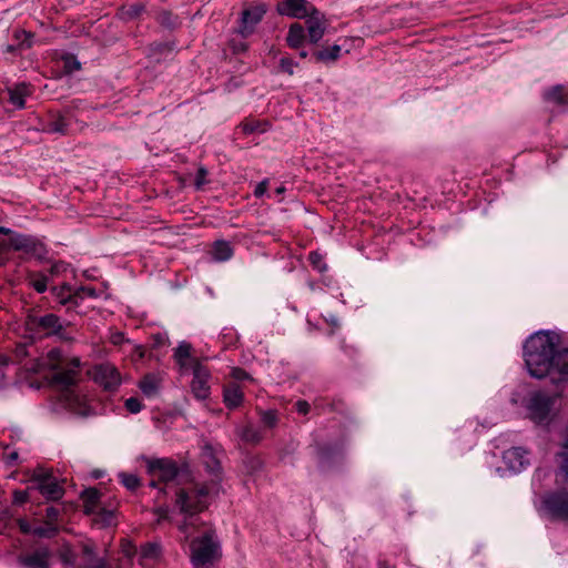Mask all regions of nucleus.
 <instances>
[{
	"mask_svg": "<svg viewBox=\"0 0 568 568\" xmlns=\"http://www.w3.org/2000/svg\"><path fill=\"white\" fill-rule=\"evenodd\" d=\"M561 336L552 331L535 333V378L549 376L552 383L568 379V348L557 349Z\"/></svg>",
	"mask_w": 568,
	"mask_h": 568,
	"instance_id": "obj_1",
	"label": "nucleus"
},
{
	"mask_svg": "<svg viewBox=\"0 0 568 568\" xmlns=\"http://www.w3.org/2000/svg\"><path fill=\"white\" fill-rule=\"evenodd\" d=\"M24 369L31 373H39L48 368L54 372L52 379L62 386L75 384L79 375V357H63L60 349L53 348L45 357L34 358L23 363Z\"/></svg>",
	"mask_w": 568,
	"mask_h": 568,
	"instance_id": "obj_2",
	"label": "nucleus"
},
{
	"mask_svg": "<svg viewBox=\"0 0 568 568\" xmlns=\"http://www.w3.org/2000/svg\"><path fill=\"white\" fill-rule=\"evenodd\" d=\"M211 490L210 486L202 485L191 491L180 489L176 493L175 505L180 508V511L185 515V519L179 528L185 534L186 538L191 535L189 529L197 525V519L194 518V515L203 511L207 507V497Z\"/></svg>",
	"mask_w": 568,
	"mask_h": 568,
	"instance_id": "obj_3",
	"label": "nucleus"
},
{
	"mask_svg": "<svg viewBox=\"0 0 568 568\" xmlns=\"http://www.w3.org/2000/svg\"><path fill=\"white\" fill-rule=\"evenodd\" d=\"M220 556V542L214 530H207L192 540L191 561L195 568H210Z\"/></svg>",
	"mask_w": 568,
	"mask_h": 568,
	"instance_id": "obj_4",
	"label": "nucleus"
},
{
	"mask_svg": "<svg viewBox=\"0 0 568 568\" xmlns=\"http://www.w3.org/2000/svg\"><path fill=\"white\" fill-rule=\"evenodd\" d=\"M42 248L41 243L31 236L17 234L9 229L0 226V265L3 264L2 254L10 250L22 251L29 254H38Z\"/></svg>",
	"mask_w": 568,
	"mask_h": 568,
	"instance_id": "obj_5",
	"label": "nucleus"
},
{
	"mask_svg": "<svg viewBox=\"0 0 568 568\" xmlns=\"http://www.w3.org/2000/svg\"><path fill=\"white\" fill-rule=\"evenodd\" d=\"M559 395L535 393V424H549L559 412Z\"/></svg>",
	"mask_w": 568,
	"mask_h": 568,
	"instance_id": "obj_6",
	"label": "nucleus"
},
{
	"mask_svg": "<svg viewBox=\"0 0 568 568\" xmlns=\"http://www.w3.org/2000/svg\"><path fill=\"white\" fill-rule=\"evenodd\" d=\"M27 326L29 331L39 335H58L61 338H65V336L62 334L63 325L60 318L52 313L45 314L43 316H29L27 320Z\"/></svg>",
	"mask_w": 568,
	"mask_h": 568,
	"instance_id": "obj_7",
	"label": "nucleus"
},
{
	"mask_svg": "<svg viewBox=\"0 0 568 568\" xmlns=\"http://www.w3.org/2000/svg\"><path fill=\"white\" fill-rule=\"evenodd\" d=\"M149 473L152 476L150 485L156 487L158 481L164 484L172 483L179 474V468L170 459H154L149 462Z\"/></svg>",
	"mask_w": 568,
	"mask_h": 568,
	"instance_id": "obj_8",
	"label": "nucleus"
},
{
	"mask_svg": "<svg viewBox=\"0 0 568 568\" xmlns=\"http://www.w3.org/2000/svg\"><path fill=\"white\" fill-rule=\"evenodd\" d=\"M193 373V379L191 383V390L193 395L197 399H206L210 395V379H211V373L202 365L200 359H194L191 363V368Z\"/></svg>",
	"mask_w": 568,
	"mask_h": 568,
	"instance_id": "obj_9",
	"label": "nucleus"
},
{
	"mask_svg": "<svg viewBox=\"0 0 568 568\" xmlns=\"http://www.w3.org/2000/svg\"><path fill=\"white\" fill-rule=\"evenodd\" d=\"M540 510L551 518L568 519V494L547 495L542 500Z\"/></svg>",
	"mask_w": 568,
	"mask_h": 568,
	"instance_id": "obj_10",
	"label": "nucleus"
},
{
	"mask_svg": "<svg viewBox=\"0 0 568 568\" xmlns=\"http://www.w3.org/2000/svg\"><path fill=\"white\" fill-rule=\"evenodd\" d=\"M267 8L264 3L251 4L246 7L241 17L239 32L242 37H247L254 32L256 24L263 19Z\"/></svg>",
	"mask_w": 568,
	"mask_h": 568,
	"instance_id": "obj_11",
	"label": "nucleus"
},
{
	"mask_svg": "<svg viewBox=\"0 0 568 568\" xmlns=\"http://www.w3.org/2000/svg\"><path fill=\"white\" fill-rule=\"evenodd\" d=\"M93 378L108 390H113L120 385V374L116 368L110 364L97 366L94 368Z\"/></svg>",
	"mask_w": 568,
	"mask_h": 568,
	"instance_id": "obj_12",
	"label": "nucleus"
},
{
	"mask_svg": "<svg viewBox=\"0 0 568 568\" xmlns=\"http://www.w3.org/2000/svg\"><path fill=\"white\" fill-rule=\"evenodd\" d=\"M327 27V21L323 13L317 9L312 8V12L306 17V28L308 40L312 43H317L324 36Z\"/></svg>",
	"mask_w": 568,
	"mask_h": 568,
	"instance_id": "obj_13",
	"label": "nucleus"
},
{
	"mask_svg": "<svg viewBox=\"0 0 568 568\" xmlns=\"http://www.w3.org/2000/svg\"><path fill=\"white\" fill-rule=\"evenodd\" d=\"M51 551L47 547H39L34 551L20 556L18 561L26 568H50Z\"/></svg>",
	"mask_w": 568,
	"mask_h": 568,
	"instance_id": "obj_14",
	"label": "nucleus"
},
{
	"mask_svg": "<svg viewBox=\"0 0 568 568\" xmlns=\"http://www.w3.org/2000/svg\"><path fill=\"white\" fill-rule=\"evenodd\" d=\"M503 460L509 470L518 473L529 465V453L520 447H513L504 452Z\"/></svg>",
	"mask_w": 568,
	"mask_h": 568,
	"instance_id": "obj_15",
	"label": "nucleus"
},
{
	"mask_svg": "<svg viewBox=\"0 0 568 568\" xmlns=\"http://www.w3.org/2000/svg\"><path fill=\"white\" fill-rule=\"evenodd\" d=\"M312 8L306 0H283L277 10L283 16L304 19L312 12Z\"/></svg>",
	"mask_w": 568,
	"mask_h": 568,
	"instance_id": "obj_16",
	"label": "nucleus"
},
{
	"mask_svg": "<svg viewBox=\"0 0 568 568\" xmlns=\"http://www.w3.org/2000/svg\"><path fill=\"white\" fill-rule=\"evenodd\" d=\"M244 395L236 383H230L224 386L223 400L229 408H236L243 402Z\"/></svg>",
	"mask_w": 568,
	"mask_h": 568,
	"instance_id": "obj_17",
	"label": "nucleus"
},
{
	"mask_svg": "<svg viewBox=\"0 0 568 568\" xmlns=\"http://www.w3.org/2000/svg\"><path fill=\"white\" fill-rule=\"evenodd\" d=\"M83 500L84 511L88 515H95L101 508L100 506V493L95 488L85 489L81 494Z\"/></svg>",
	"mask_w": 568,
	"mask_h": 568,
	"instance_id": "obj_18",
	"label": "nucleus"
},
{
	"mask_svg": "<svg viewBox=\"0 0 568 568\" xmlns=\"http://www.w3.org/2000/svg\"><path fill=\"white\" fill-rule=\"evenodd\" d=\"M39 491L47 499L50 500H58L60 499L63 494L64 489L58 478H52L50 481H45L44 484H41L38 488Z\"/></svg>",
	"mask_w": 568,
	"mask_h": 568,
	"instance_id": "obj_19",
	"label": "nucleus"
},
{
	"mask_svg": "<svg viewBox=\"0 0 568 568\" xmlns=\"http://www.w3.org/2000/svg\"><path fill=\"white\" fill-rule=\"evenodd\" d=\"M191 351L192 345L186 342L180 343L179 346L175 348L174 357L179 365L181 366V368L190 369L192 361L197 359L196 357H193L191 355Z\"/></svg>",
	"mask_w": 568,
	"mask_h": 568,
	"instance_id": "obj_20",
	"label": "nucleus"
},
{
	"mask_svg": "<svg viewBox=\"0 0 568 568\" xmlns=\"http://www.w3.org/2000/svg\"><path fill=\"white\" fill-rule=\"evenodd\" d=\"M8 93L10 102L17 108L22 109L26 105V97H28L31 92L27 83H19L13 88H9Z\"/></svg>",
	"mask_w": 568,
	"mask_h": 568,
	"instance_id": "obj_21",
	"label": "nucleus"
},
{
	"mask_svg": "<svg viewBox=\"0 0 568 568\" xmlns=\"http://www.w3.org/2000/svg\"><path fill=\"white\" fill-rule=\"evenodd\" d=\"M160 557V547L156 544H148L141 548L140 562L142 566H150Z\"/></svg>",
	"mask_w": 568,
	"mask_h": 568,
	"instance_id": "obj_22",
	"label": "nucleus"
},
{
	"mask_svg": "<svg viewBox=\"0 0 568 568\" xmlns=\"http://www.w3.org/2000/svg\"><path fill=\"white\" fill-rule=\"evenodd\" d=\"M304 39H305L304 28L298 23L292 24L290 27L288 34L286 38L287 44L291 48L296 49L303 43Z\"/></svg>",
	"mask_w": 568,
	"mask_h": 568,
	"instance_id": "obj_23",
	"label": "nucleus"
},
{
	"mask_svg": "<svg viewBox=\"0 0 568 568\" xmlns=\"http://www.w3.org/2000/svg\"><path fill=\"white\" fill-rule=\"evenodd\" d=\"M233 254V250L229 242L216 241L213 245L212 255L216 261H226Z\"/></svg>",
	"mask_w": 568,
	"mask_h": 568,
	"instance_id": "obj_24",
	"label": "nucleus"
},
{
	"mask_svg": "<svg viewBox=\"0 0 568 568\" xmlns=\"http://www.w3.org/2000/svg\"><path fill=\"white\" fill-rule=\"evenodd\" d=\"M140 388L142 393L149 397L156 394L159 386H160V379L155 375H146L144 378L140 382Z\"/></svg>",
	"mask_w": 568,
	"mask_h": 568,
	"instance_id": "obj_25",
	"label": "nucleus"
},
{
	"mask_svg": "<svg viewBox=\"0 0 568 568\" xmlns=\"http://www.w3.org/2000/svg\"><path fill=\"white\" fill-rule=\"evenodd\" d=\"M339 53H341V47L337 44H334L331 48L317 51L315 53V59L317 61H322V62L335 61L338 59Z\"/></svg>",
	"mask_w": 568,
	"mask_h": 568,
	"instance_id": "obj_26",
	"label": "nucleus"
},
{
	"mask_svg": "<svg viewBox=\"0 0 568 568\" xmlns=\"http://www.w3.org/2000/svg\"><path fill=\"white\" fill-rule=\"evenodd\" d=\"M546 98L548 101L557 103V104H567L568 103V93L562 87H555L546 93Z\"/></svg>",
	"mask_w": 568,
	"mask_h": 568,
	"instance_id": "obj_27",
	"label": "nucleus"
},
{
	"mask_svg": "<svg viewBox=\"0 0 568 568\" xmlns=\"http://www.w3.org/2000/svg\"><path fill=\"white\" fill-rule=\"evenodd\" d=\"M94 521L102 527L112 526L115 523L114 511L101 507L94 515Z\"/></svg>",
	"mask_w": 568,
	"mask_h": 568,
	"instance_id": "obj_28",
	"label": "nucleus"
},
{
	"mask_svg": "<svg viewBox=\"0 0 568 568\" xmlns=\"http://www.w3.org/2000/svg\"><path fill=\"white\" fill-rule=\"evenodd\" d=\"M240 437L247 443L256 444L262 439L260 432L251 425H246L239 432Z\"/></svg>",
	"mask_w": 568,
	"mask_h": 568,
	"instance_id": "obj_29",
	"label": "nucleus"
},
{
	"mask_svg": "<svg viewBox=\"0 0 568 568\" xmlns=\"http://www.w3.org/2000/svg\"><path fill=\"white\" fill-rule=\"evenodd\" d=\"M562 462L556 475L557 483L568 487V453H561Z\"/></svg>",
	"mask_w": 568,
	"mask_h": 568,
	"instance_id": "obj_30",
	"label": "nucleus"
},
{
	"mask_svg": "<svg viewBox=\"0 0 568 568\" xmlns=\"http://www.w3.org/2000/svg\"><path fill=\"white\" fill-rule=\"evenodd\" d=\"M52 478H54L52 471L44 468H37L32 475V481L37 483V488H39L41 484L50 481Z\"/></svg>",
	"mask_w": 568,
	"mask_h": 568,
	"instance_id": "obj_31",
	"label": "nucleus"
},
{
	"mask_svg": "<svg viewBox=\"0 0 568 568\" xmlns=\"http://www.w3.org/2000/svg\"><path fill=\"white\" fill-rule=\"evenodd\" d=\"M48 131L53 133L67 134L68 133V123L64 118L59 116L58 119L52 120L48 124Z\"/></svg>",
	"mask_w": 568,
	"mask_h": 568,
	"instance_id": "obj_32",
	"label": "nucleus"
},
{
	"mask_svg": "<svg viewBox=\"0 0 568 568\" xmlns=\"http://www.w3.org/2000/svg\"><path fill=\"white\" fill-rule=\"evenodd\" d=\"M119 477L121 483L130 490H134L140 486V479L134 474L121 473Z\"/></svg>",
	"mask_w": 568,
	"mask_h": 568,
	"instance_id": "obj_33",
	"label": "nucleus"
},
{
	"mask_svg": "<svg viewBox=\"0 0 568 568\" xmlns=\"http://www.w3.org/2000/svg\"><path fill=\"white\" fill-rule=\"evenodd\" d=\"M524 390H525V396L521 397L519 393H515L511 398V402L514 404H521L526 408L531 409L532 408V397L530 395L529 387H525Z\"/></svg>",
	"mask_w": 568,
	"mask_h": 568,
	"instance_id": "obj_34",
	"label": "nucleus"
},
{
	"mask_svg": "<svg viewBox=\"0 0 568 568\" xmlns=\"http://www.w3.org/2000/svg\"><path fill=\"white\" fill-rule=\"evenodd\" d=\"M58 532V527L55 525H47L44 527H37L32 530V534L39 537L50 538L53 537Z\"/></svg>",
	"mask_w": 568,
	"mask_h": 568,
	"instance_id": "obj_35",
	"label": "nucleus"
},
{
	"mask_svg": "<svg viewBox=\"0 0 568 568\" xmlns=\"http://www.w3.org/2000/svg\"><path fill=\"white\" fill-rule=\"evenodd\" d=\"M308 260L312 263V265L320 272L326 271V264L323 262V257L320 253L311 252Z\"/></svg>",
	"mask_w": 568,
	"mask_h": 568,
	"instance_id": "obj_36",
	"label": "nucleus"
},
{
	"mask_svg": "<svg viewBox=\"0 0 568 568\" xmlns=\"http://www.w3.org/2000/svg\"><path fill=\"white\" fill-rule=\"evenodd\" d=\"M207 171L205 168L201 166L197 169L194 185L196 190H201L204 184L207 183L206 180Z\"/></svg>",
	"mask_w": 568,
	"mask_h": 568,
	"instance_id": "obj_37",
	"label": "nucleus"
},
{
	"mask_svg": "<svg viewBox=\"0 0 568 568\" xmlns=\"http://www.w3.org/2000/svg\"><path fill=\"white\" fill-rule=\"evenodd\" d=\"M11 520L12 514L8 509L0 511V532H4L8 529Z\"/></svg>",
	"mask_w": 568,
	"mask_h": 568,
	"instance_id": "obj_38",
	"label": "nucleus"
},
{
	"mask_svg": "<svg viewBox=\"0 0 568 568\" xmlns=\"http://www.w3.org/2000/svg\"><path fill=\"white\" fill-rule=\"evenodd\" d=\"M121 554L122 557L132 561V558L135 554V548L130 541H123L121 545Z\"/></svg>",
	"mask_w": 568,
	"mask_h": 568,
	"instance_id": "obj_39",
	"label": "nucleus"
},
{
	"mask_svg": "<svg viewBox=\"0 0 568 568\" xmlns=\"http://www.w3.org/2000/svg\"><path fill=\"white\" fill-rule=\"evenodd\" d=\"M125 407L126 409L132 413V414H136L139 412H141L142 409V404L141 402L135 398V397H130L125 400Z\"/></svg>",
	"mask_w": 568,
	"mask_h": 568,
	"instance_id": "obj_40",
	"label": "nucleus"
},
{
	"mask_svg": "<svg viewBox=\"0 0 568 568\" xmlns=\"http://www.w3.org/2000/svg\"><path fill=\"white\" fill-rule=\"evenodd\" d=\"M295 62L290 58H282L280 61V69L282 72H286L292 75L294 73Z\"/></svg>",
	"mask_w": 568,
	"mask_h": 568,
	"instance_id": "obj_41",
	"label": "nucleus"
},
{
	"mask_svg": "<svg viewBox=\"0 0 568 568\" xmlns=\"http://www.w3.org/2000/svg\"><path fill=\"white\" fill-rule=\"evenodd\" d=\"M60 515V510L55 507H49L45 510V524L47 525H55Z\"/></svg>",
	"mask_w": 568,
	"mask_h": 568,
	"instance_id": "obj_42",
	"label": "nucleus"
},
{
	"mask_svg": "<svg viewBox=\"0 0 568 568\" xmlns=\"http://www.w3.org/2000/svg\"><path fill=\"white\" fill-rule=\"evenodd\" d=\"M31 285L38 293H43L47 290V277L38 276L31 280Z\"/></svg>",
	"mask_w": 568,
	"mask_h": 568,
	"instance_id": "obj_43",
	"label": "nucleus"
},
{
	"mask_svg": "<svg viewBox=\"0 0 568 568\" xmlns=\"http://www.w3.org/2000/svg\"><path fill=\"white\" fill-rule=\"evenodd\" d=\"M263 423L268 427H274L277 423V416L273 410H267L262 414Z\"/></svg>",
	"mask_w": 568,
	"mask_h": 568,
	"instance_id": "obj_44",
	"label": "nucleus"
},
{
	"mask_svg": "<svg viewBox=\"0 0 568 568\" xmlns=\"http://www.w3.org/2000/svg\"><path fill=\"white\" fill-rule=\"evenodd\" d=\"M144 7L141 3L132 4L125 11H123V16L130 19L135 18L141 13Z\"/></svg>",
	"mask_w": 568,
	"mask_h": 568,
	"instance_id": "obj_45",
	"label": "nucleus"
},
{
	"mask_svg": "<svg viewBox=\"0 0 568 568\" xmlns=\"http://www.w3.org/2000/svg\"><path fill=\"white\" fill-rule=\"evenodd\" d=\"M84 296L97 297L98 294L93 287H81L75 292L73 298L77 300V298H82Z\"/></svg>",
	"mask_w": 568,
	"mask_h": 568,
	"instance_id": "obj_46",
	"label": "nucleus"
},
{
	"mask_svg": "<svg viewBox=\"0 0 568 568\" xmlns=\"http://www.w3.org/2000/svg\"><path fill=\"white\" fill-rule=\"evenodd\" d=\"M231 376L235 381H244V379H250L251 378L250 375L244 369H242L240 367L232 368Z\"/></svg>",
	"mask_w": 568,
	"mask_h": 568,
	"instance_id": "obj_47",
	"label": "nucleus"
},
{
	"mask_svg": "<svg viewBox=\"0 0 568 568\" xmlns=\"http://www.w3.org/2000/svg\"><path fill=\"white\" fill-rule=\"evenodd\" d=\"M532 338V336H529L527 339H526V343L524 345V357H525V364H526V367L529 372L530 375H532V368H531V362H530V354L528 352V343L530 342V339Z\"/></svg>",
	"mask_w": 568,
	"mask_h": 568,
	"instance_id": "obj_48",
	"label": "nucleus"
},
{
	"mask_svg": "<svg viewBox=\"0 0 568 568\" xmlns=\"http://www.w3.org/2000/svg\"><path fill=\"white\" fill-rule=\"evenodd\" d=\"M260 124L257 122H243L240 124L244 134H251L258 129Z\"/></svg>",
	"mask_w": 568,
	"mask_h": 568,
	"instance_id": "obj_49",
	"label": "nucleus"
},
{
	"mask_svg": "<svg viewBox=\"0 0 568 568\" xmlns=\"http://www.w3.org/2000/svg\"><path fill=\"white\" fill-rule=\"evenodd\" d=\"M29 495L26 490H16L13 493V503L17 505L23 504L28 500Z\"/></svg>",
	"mask_w": 568,
	"mask_h": 568,
	"instance_id": "obj_50",
	"label": "nucleus"
},
{
	"mask_svg": "<svg viewBox=\"0 0 568 568\" xmlns=\"http://www.w3.org/2000/svg\"><path fill=\"white\" fill-rule=\"evenodd\" d=\"M267 180H263L262 182H260L254 190V195L256 197H261L262 195H264L267 190Z\"/></svg>",
	"mask_w": 568,
	"mask_h": 568,
	"instance_id": "obj_51",
	"label": "nucleus"
},
{
	"mask_svg": "<svg viewBox=\"0 0 568 568\" xmlns=\"http://www.w3.org/2000/svg\"><path fill=\"white\" fill-rule=\"evenodd\" d=\"M16 356L22 362L30 356L29 349L26 345H20L16 348Z\"/></svg>",
	"mask_w": 568,
	"mask_h": 568,
	"instance_id": "obj_52",
	"label": "nucleus"
},
{
	"mask_svg": "<svg viewBox=\"0 0 568 568\" xmlns=\"http://www.w3.org/2000/svg\"><path fill=\"white\" fill-rule=\"evenodd\" d=\"M296 410L300 414L306 415L310 412V404L306 400H298L295 404Z\"/></svg>",
	"mask_w": 568,
	"mask_h": 568,
	"instance_id": "obj_53",
	"label": "nucleus"
},
{
	"mask_svg": "<svg viewBox=\"0 0 568 568\" xmlns=\"http://www.w3.org/2000/svg\"><path fill=\"white\" fill-rule=\"evenodd\" d=\"M18 525H19V528L20 530L23 532V534H32V528L30 526V524L24 520V519H19L18 520Z\"/></svg>",
	"mask_w": 568,
	"mask_h": 568,
	"instance_id": "obj_54",
	"label": "nucleus"
},
{
	"mask_svg": "<svg viewBox=\"0 0 568 568\" xmlns=\"http://www.w3.org/2000/svg\"><path fill=\"white\" fill-rule=\"evenodd\" d=\"M61 560L65 565H72L74 562V557L70 551H64L61 554Z\"/></svg>",
	"mask_w": 568,
	"mask_h": 568,
	"instance_id": "obj_55",
	"label": "nucleus"
},
{
	"mask_svg": "<svg viewBox=\"0 0 568 568\" xmlns=\"http://www.w3.org/2000/svg\"><path fill=\"white\" fill-rule=\"evenodd\" d=\"M118 568H130L132 566V561L125 559L124 557L118 559Z\"/></svg>",
	"mask_w": 568,
	"mask_h": 568,
	"instance_id": "obj_56",
	"label": "nucleus"
},
{
	"mask_svg": "<svg viewBox=\"0 0 568 568\" xmlns=\"http://www.w3.org/2000/svg\"><path fill=\"white\" fill-rule=\"evenodd\" d=\"M124 341V336L121 333H116L112 336V343L118 345Z\"/></svg>",
	"mask_w": 568,
	"mask_h": 568,
	"instance_id": "obj_57",
	"label": "nucleus"
},
{
	"mask_svg": "<svg viewBox=\"0 0 568 568\" xmlns=\"http://www.w3.org/2000/svg\"><path fill=\"white\" fill-rule=\"evenodd\" d=\"M83 551H84V554H85L87 556H89L90 558L93 556V549H92V547H91V546H89V545H85V546L83 547Z\"/></svg>",
	"mask_w": 568,
	"mask_h": 568,
	"instance_id": "obj_58",
	"label": "nucleus"
},
{
	"mask_svg": "<svg viewBox=\"0 0 568 568\" xmlns=\"http://www.w3.org/2000/svg\"><path fill=\"white\" fill-rule=\"evenodd\" d=\"M156 513L159 514L160 519H161V518H166V516H168V509H166V508H159V509L156 510Z\"/></svg>",
	"mask_w": 568,
	"mask_h": 568,
	"instance_id": "obj_59",
	"label": "nucleus"
},
{
	"mask_svg": "<svg viewBox=\"0 0 568 568\" xmlns=\"http://www.w3.org/2000/svg\"><path fill=\"white\" fill-rule=\"evenodd\" d=\"M135 353H136L139 358H142L143 355H144V351H143V348L141 346H136L135 347Z\"/></svg>",
	"mask_w": 568,
	"mask_h": 568,
	"instance_id": "obj_60",
	"label": "nucleus"
},
{
	"mask_svg": "<svg viewBox=\"0 0 568 568\" xmlns=\"http://www.w3.org/2000/svg\"><path fill=\"white\" fill-rule=\"evenodd\" d=\"M562 446H564V448L568 449V427H567V430H566V434H565Z\"/></svg>",
	"mask_w": 568,
	"mask_h": 568,
	"instance_id": "obj_61",
	"label": "nucleus"
},
{
	"mask_svg": "<svg viewBox=\"0 0 568 568\" xmlns=\"http://www.w3.org/2000/svg\"><path fill=\"white\" fill-rule=\"evenodd\" d=\"M60 267L61 265L60 264H54L52 265L51 267V273H58L60 271Z\"/></svg>",
	"mask_w": 568,
	"mask_h": 568,
	"instance_id": "obj_62",
	"label": "nucleus"
},
{
	"mask_svg": "<svg viewBox=\"0 0 568 568\" xmlns=\"http://www.w3.org/2000/svg\"><path fill=\"white\" fill-rule=\"evenodd\" d=\"M276 194L281 195L285 192V187L284 186H278L276 190H275Z\"/></svg>",
	"mask_w": 568,
	"mask_h": 568,
	"instance_id": "obj_63",
	"label": "nucleus"
},
{
	"mask_svg": "<svg viewBox=\"0 0 568 568\" xmlns=\"http://www.w3.org/2000/svg\"><path fill=\"white\" fill-rule=\"evenodd\" d=\"M332 325L334 326H337L338 325V321L335 318V317H331L329 320H327Z\"/></svg>",
	"mask_w": 568,
	"mask_h": 568,
	"instance_id": "obj_64",
	"label": "nucleus"
}]
</instances>
